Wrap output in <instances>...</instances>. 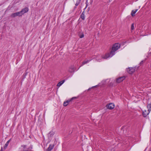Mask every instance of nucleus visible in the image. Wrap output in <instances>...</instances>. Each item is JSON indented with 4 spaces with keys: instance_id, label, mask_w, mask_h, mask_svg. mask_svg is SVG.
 <instances>
[{
    "instance_id": "obj_1",
    "label": "nucleus",
    "mask_w": 151,
    "mask_h": 151,
    "mask_svg": "<svg viewBox=\"0 0 151 151\" xmlns=\"http://www.w3.org/2000/svg\"><path fill=\"white\" fill-rule=\"evenodd\" d=\"M120 45L119 43H115L113 45L112 49L111 52V54H112L113 55L114 54L115 51L117 50L119 48Z\"/></svg>"
},
{
    "instance_id": "obj_2",
    "label": "nucleus",
    "mask_w": 151,
    "mask_h": 151,
    "mask_svg": "<svg viewBox=\"0 0 151 151\" xmlns=\"http://www.w3.org/2000/svg\"><path fill=\"white\" fill-rule=\"evenodd\" d=\"M22 15L20 12L13 13L11 15V17L12 18H14L17 16L20 17Z\"/></svg>"
},
{
    "instance_id": "obj_3",
    "label": "nucleus",
    "mask_w": 151,
    "mask_h": 151,
    "mask_svg": "<svg viewBox=\"0 0 151 151\" xmlns=\"http://www.w3.org/2000/svg\"><path fill=\"white\" fill-rule=\"evenodd\" d=\"M106 106L107 108L110 109H112L114 107V105L113 104L110 103L107 105Z\"/></svg>"
},
{
    "instance_id": "obj_4",
    "label": "nucleus",
    "mask_w": 151,
    "mask_h": 151,
    "mask_svg": "<svg viewBox=\"0 0 151 151\" xmlns=\"http://www.w3.org/2000/svg\"><path fill=\"white\" fill-rule=\"evenodd\" d=\"M29 9L27 7H26L22 9L20 12L21 15L22 16L23 14L24 13L27 12L28 11Z\"/></svg>"
},
{
    "instance_id": "obj_5",
    "label": "nucleus",
    "mask_w": 151,
    "mask_h": 151,
    "mask_svg": "<svg viewBox=\"0 0 151 151\" xmlns=\"http://www.w3.org/2000/svg\"><path fill=\"white\" fill-rule=\"evenodd\" d=\"M135 69L134 68H129L127 69V71L129 74H132L134 72Z\"/></svg>"
},
{
    "instance_id": "obj_6",
    "label": "nucleus",
    "mask_w": 151,
    "mask_h": 151,
    "mask_svg": "<svg viewBox=\"0 0 151 151\" xmlns=\"http://www.w3.org/2000/svg\"><path fill=\"white\" fill-rule=\"evenodd\" d=\"M76 97H73L70 100H68L66 102H64L63 103V105L64 106H66L70 101H71L73 99H76Z\"/></svg>"
},
{
    "instance_id": "obj_7",
    "label": "nucleus",
    "mask_w": 151,
    "mask_h": 151,
    "mask_svg": "<svg viewBox=\"0 0 151 151\" xmlns=\"http://www.w3.org/2000/svg\"><path fill=\"white\" fill-rule=\"evenodd\" d=\"M125 79L124 76L120 77L116 79V81L117 82L119 83L122 81L123 80Z\"/></svg>"
},
{
    "instance_id": "obj_8",
    "label": "nucleus",
    "mask_w": 151,
    "mask_h": 151,
    "mask_svg": "<svg viewBox=\"0 0 151 151\" xmlns=\"http://www.w3.org/2000/svg\"><path fill=\"white\" fill-rule=\"evenodd\" d=\"M114 55H113L112 54H111V52L110 54H106L105 55L104 57H102V58H103L106 59L110 57H112Z\"/></svg>"
},
{
    "instance_id": "obj_9",
    "label": "nucleus",
    "mask_w": 151,
    "mask_h": 151,
    "mask_svg": "<svg viewBox=\"0 0 151 151\" xmlns=\"http://www.w3.org/2000/svg\"><path fill=\"white\" fill-rule=\"evenodd\" d=\"M150 113L149 112L147 111L146 110H145L143 111L142 114L143 116L144 117H145L149 113Z\"/></svg>"
},
{
    "instance_id": "obj_10",
    "label": "nucleus",
    "mask_w": 151,
    "mask_h": 151,
    "mask_svg": "<svg viewBox=\"0 0 151 151\" xmlns=\"http://www.w3.org/2000/svg\"><path fill=\"white\" fill-rule=\"evenodd\" d=\"M53 145H50L48 149L47 150V151H50L53 148Z\"/></svg>"
},
{
    "instance_id": "obj_11",
    "label": "nucleus",
    "mask_w": 151,
    "mask_h": 151,
    "mask_svg": "<svg viewBox=\"0 0 151 151\" xmlns=\"http://www.w3.org/2000/svg\"><path fill=\"white\" fill-rule=\"evenodd\" d=\"M138 9H136L135 10H133L131 12V15L132 16H134L135 15V13L137 11Z\"/></svg>"
},
{
    "instance_id": "obj_12",
    "label": "nucleus",
    "mask_w": 151,
    "mask_h": 151,
    "mask_svg": "<svg viewBox=\"0 0 151 151\" xmlns=\"http://www.w3.org/2000/svg\"><path fill=\"white\" fill-rule=\"evenodd\" d=\"M69 71L70 73L74 72V67L73 66L70 67L69 69Z\"/></svg>"
},
{
    "instance_id": "obj_13",
    "label": "nucleus",
    "mask_w": 151,
    "mask_h": 151,
    "mask_svg": "<svg viewBox=\"0 0 151 151\" xmlns=\"http://www.w3.org/2000/svg\"><path fill=\"white\" fill-rule=\"evenodd\" d=\"M65 81V80H63L59 82L57 85V86L58 87L60 86Z\"/></svg>"
},
{
    "instance_id": "obj_14",
    "label": "nucleus",
    "mask_w": 151,
    "mask_h": 151,
    "mask_svg": "<svg viewBox=\"0 0 151 151\" xmlns=\"http://www.w3.org/2000/svg\"><path fill=\"white\" fill-rule=\"evenodd\" d=\"M9 141H10V140H8V141H7V142L5 144L4 146V149H5L7 147V146H8V145H9Z\"/></svg>"
},
{
    "instance_id": "obj_15",
    "label": "nucleus",
    "mask_w": 151,
    "mask_h": 151,
    "mask_svg": "<svg viewBox=\"0 0 151 151\" xmlns=\"http://www.w3.org/2000/svg\"><path fill=\"white\" fill-rule=\"evenodd\" d=\"M147 108L148 109V111L150 112L151 111V104L148 105L147 106Z\"/></svg>"
},
{
    "instance_id": "obj_16",
    "label": "nucleus",
    "mask_w": 151,
    "mask_h": 151,
    "mask_svg": "<svg viewBox=\"0 0 151 151\" xmlns=\"http://www.w3.org/2000/svg\"><path fill=\"white\" fill-rule=\"evenodd\" d=\"M91 60H87V61H84L82 62V64L81 65V66H82L83 65H84L86 64L87 63H88Z\"/></svg>"
},
{
    "instance_id": "obj_17",
    "label": "nucleus",
    "mask_w": 151,
    "mask_h": 151,
    "mask_svg": "<svg viewBox=\"0 0 151 151\" xmlns=\"http://www.w3.org/2000/svg\"><path fill=\"white\" fill-rule=\"evenodd\" d=\"M81 0H77L76 3V6H77L78 5V4H80Z\"/></svg>"
},
{
    "instance_id": "obj_18",
    "label": "nucleus",
    "mask_w": 151,
    "mask_h": 151,
    "mask_svg": "<svg viewBox=\"0 0 151 151\" xmlns=\"http://www.w3.org/2000/svg\"><path fill=\"white\" fill-rule=\"evenodd\" d=\"M81 17L82 19H83V20L85 18V16L83 13H82V14L81 16Z\"/></svg>"
},
{
    "instance_id": "obj_19",
    "label": "nucleus",
    "mask_w": 151,
    "mask_h": 151,
    "mask_svg": "<svg viewBox=\"0 0 151 151\" xmlns=\"http://www.w3.org/2000/svg\"><path fill=\"white\" fill-rule=\"evenodd\" d=\"M134 24H132V25H131V30H133V29H134Z\"/></svg>"
},
{
    "instance_id": "obj_20",
    "label": "nucleus",
    "mask_w": 151,
    "mask_h": 151,
    "mask_svg": "<svg viewBox=\"0 0 151 151\" xmlns=\"http://www.w3.org/2000/svg\"><path fill=\"white\" fill-rule=\"evenodd\" d=\"M84 36V34H81V35H80V37L81 38H82Z\"/></svg>"
},
{
    "instance_id": "obj_21",
    "label": "nucleus",
    "mask_w": 151,
    "mask_h": 151,
    "mask_svg": "<svg viewBox=\"0 0 151 151\" xmlns=\"http://www.w3.org/2000/svg\"><path fill=\"white\" fill-rule=\"evenodd\" d=\"M144 62V60H142V61H141V62L140 63V64H142Z\"/></svg>"
},
{
    "instance_id": "obj_22",
    "label": "nucleus",
    "mask_w": 151,
    "mask_h": 151,
    "mask_svg": "<svg viewBox=\"0 0 151 151\" xmlns=\"http://www.w3.org/2000/svg\"><path fill=\"white\" fill-rule=\"evenodd\" d=\"M2 147H1V150H0V151H2Z\"/></svg>"
},
{
    "instance_id": "obj_23",
    "label": "nucleus",
    "mask_w": 151,
    "mask_h": 151,
    "mask_svg": "<svg viewBox=\"0 0 151 151\" xmlns=\"http://www.w3.org/2000/svg\"><path fill=\"white\" fill-rule=\"evenodd\" d=\"M98 61H99V62H100V61L99 60H98Z\"/></svg>"
},
{
    "instance_id": "obj_24",
    "label": "nucleus",
    "mask_w": 151,
    "mask_h": 151,
    "mask_svg": "<svg viewBox=\"0 0 151 151\" xmlns=\"http://www.w3.org/2000/svg\"><path fill=\"white\" fill-rule=\"evenodd\" d=\"M76 6H75V8H76Z\"/></svg>"
}]
</instances>
